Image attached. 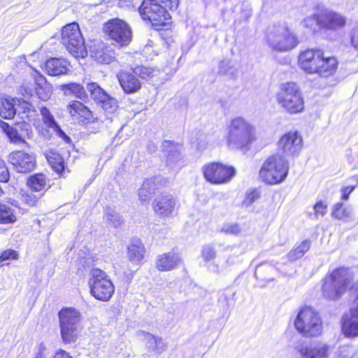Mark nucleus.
Returning <instances> with one entry per match:
<instances>
[{"label":"nucleus","mask_w":358,"mask_h":358,"mask_svg":"<svg viewBox=\"0 0 358 358\" xmlns=\"http://www.w3.org/2000/svg\"><path fill=\"white\" fill-rule=\"evenodd\" d=\"M296 330L305 336L314 337L321 334L322 324L318 313L310 307H303L299 312L294 322Z\"/></svg>","instance_id":"nucleus-9"},{"label":"nucleus","mask_w":358,"mask_h":358,"mask_svg":"<svg viewBox=\"0 0 358 358\" xmlns=\"http://www.w3.org/2000/svg\"><path fill=\"white\" fill-rule=\"evenodd\" d=\"M34 192L24 191L21 193L20 199L23 204L28 207H37L43 195L35 194Z\"/></svg>","instance_id":"nucleus-38"},{"label":"nucleus","mask_w":358,"mask_h":358,"mask_svg":"<svg viewBox=\"0 0 358 358\" xmlns=\"http://www.w3.org/2000/svg\"><path fill=\"white\" fill-rule=\"evenodd\" d=\"M19 259L18 252L13 249H6L0 253V266L8 264V261Z\"/></svg>","instance_id":"nucleus-43"},{"label":"nucleus","mask_w":358,"mask_h":358,"mask_svg":"<svg viewBox=\"0 0 358 358\" xmlns=\"http://www.w3.org/2000/svg\"><path fill=\"white\" fill-rule=\"evenodd\" d=\"M103 220L110 227L117 228L124 223V219L114 206L105 208Z\"/></svg>","instance_id":"nucleus-33"},{"label":"nucleus","mask_w":358,"mask_h":358,"mask_svg":"<svg viewBox=\"0 0 358 358\" xmlns=\"http://www.w3.org/2000/svg\"><path fill=\"white\" fill-rule=\"evenodd\" d=\"M331 215L336 219L346 221L352 215V209L345 207L343 203H338L334 206Z\"/></svg>","instance_id":"nucleus-39"},{"label":"nucleus","mask_w":358,"mask_h":358,"mask_svg":"<svg viewBox=\"0 0 358 358\" xmlns=\"http://www.w3.org/2000/svg\"><path fill=\"white\" fill-rule=\"evenodd\" d=\"M150 337H155V336L152 335V334H147L145 337V339L146 341V344H147V346H148V349L150 351L154 352L155 351V342H153L152 341Z\"/></svg>","instance_id":"nucleus-59"},{"label":"nucleus","mask_w":358,"mask_h":358,"mask_svg":"<svg viewBox=\"0 0 358 358\" xmlns=\"http://www.w3.org/2000/svg\"><path fill=\"white\" fill-rule=\"evenodd\" d=\"M324 55L322 50L319 49H308L301 52L299 56V65L300 68L309 74H315L318 70L317 64H320Z\"/></svg>","instance_id":"nucleus-17"},{"label":"nucleus","mask_w":358,"mask_h":358,"mask_svg":"<svg viewBox=\"0 0 358 358\" xmlns=\"http://www.w3.org/2000/svg\"><path fill=\"white\" fill-rule=\"evenodd\" d=\"M35 93L41 101H45L50 97V88L46 85H36L34 87Z\"/></svg>","instance_id":"nucleus-45"},{"label":"nucleus","mask_w":358,"mask_h":358,"mask_svg":"<svg viewBox=\"0 0 358 358\" xmlns=\"http://www.w3.org/2000/svg\"><path fill=\"white\" fill-rule=\"evenodd\" d=\"M218 75L230 79L236 78L237 69L231 59H222L218 64Z\"/></svg>","instance_id":"nucleus-35"},{"label":"nucleus","mask_w":358,"mask_h":358,"mask_svg":"<svg viewBox=\"0 0 358 358\" xmlns=\"http://www.w3.org/2000/svg\"><path fill=\"white\" fill-rule=\"evenodd\" d=\"M103 32L120 46L129 44L132 38V31L130 26L124 20L114 18L103 24Z\"/></svg>","instance_id":"nucleus-11"},{"label":"nucleus","mask_w":358,"mask_h":358,"mask_svg":"<svg viewBox=\"0 0 358 358\" xmlns=\"http://www.w3.org/2000/svg\"><path fill=\"white\" fill-rule=\"evenodd\" d=\"M278 104L287 113L296 114L303 111L304 101L299 86L289 82L281 85L276 94Z\"/></svg>","instance_id":"nucleus-6"},{"label":"nucleus","mask_w":358,"mask_h":358,"mask_svg":"<svg viewBox=\"0 0 358 358\" xmlns=\"http://www.w3.org/2000/svg\"><path fill=\"white\" fill-rule=\"evenodd\" d=\"M20 131L8 123L1 121L0 127L2 131L6 134L10 141L15 145H28L24 138H30L32 136V131L29 126L26 124H17Z\"/></svg>","instance_id":"nucleus-16"},{"label":"nucleus","mask_w":358,"mask_h":358,"mask_svg":"<svg viewBox=\"0 0 358 358\" xmlns=\"http://www.w3.org/2000/svg\"><path fill=\"white\" fill-rule=\"evenodd\" d=\"M66 110L71 118L78 122V123H87V120L90 116V109L83 102L72 100L66 106Z\"/></svg>","instance_id":"nucleus-24"},{"label":"nucleus","mask_w":358,"mask_h":358,"mask_svg":"<svg viewBox=\"0 0 358 358\" xmlns=\"http://www.w3.org/2000/svg\"><path fill=\"white\" fill-rule=\"evenodd\" d=\"M155 146L154 145H152V147L149 148V149L150 150V151H155Z\"/></svg>","instance_id":"nucleus-63"},{"label":"nucleus","mask_w":358,"mask_h":358,"mask_svg":"<svg viewBox=\"0 0 358 358\" xmlns=\"http://www.w3.org/2000/svg\"><path fill=\"white\" fill-rule=\"evenodd\" d=\"M318 20L320 29L329 31H338L346 24L345 17L327 8L319 9Z\"/></svg>","instance_id":"nucleus-15"},{"label":"nucleus","mask_w":358,"mask_h":358,"mask_svg":"<svg viewBox=\"0 0 358 358\" xmlns=\"http://www.w3.org/2000/svg\"><path fill=\"white\" fill-rule=\"evenodd\" d=\"M91 118H93V120H91V133H96L99 129L101 128L102 125L103 121L99 120L97 117H94L92 115V112L91 111Z\"/></svg>","instance_id":"nucleus-55"},{"label":"nucleus","mask_w":358,"mask_h":358,"mask_svg":"<svg viewBox=\"0 0 358 358\" xmlns=\"http://www.w3.org/2000/svg\"><path fill=\"white\" fill-rule=\"evenodd\" d=\"M60 89L66 95H73L78 99H84L87 97L84 87L76 83H65L60 85Z\"/></svg>","instance_id":"nucleus-34"},{"label":"nucleus","mask_w":358,"mask_h":358,"mask_svg":"<svg viewBox=\"0 0 358 358\" xmlns=\"http://www.w3.org/2000/svg\"><path fill=\"white\" fill-rule=\"evenodd\" d=\"M310 248V241L305 240L302 241L299 245L292 249L288 254L287 258L290 261H296L302 257L305 253L308 251Z\"/></svg>","instance_id":"nucleus-37"},{"label":"nucleus","mask_w":358,"mask_h":358,"mask_svg":"<svg viewBox=\"0 0 358 358\" xmlns=\"http://www.w3.org/2000/svg\"><path fill=\"white\" fill-rule=\"evenodd\" d=\"M91 99L104 110L113 113L117 108V101L95 83H91Z\"/></svg>","instance_id":"nucleus-18"},{"label":"nucleus","mask_w":358,"mask_h":358,"mask_svg":"<svg viewBox=\"0 0 358 358\" xmlns=\"http://www.w3.org/2000/svg\"><path fill=\"white\" fill-rule=\"evenodd\" d=\"M133 73L135 76H139L143 79H146L152 75V69L148 67L139 66L134 69Z\"/></svg>","instance_id":"nucleus-46"},{"label":"nucleus","mask_w":358,"mask_h":358,"mask_svg":"<svg viewBox=\"0 0 358 358\" xmlns=\"http://www.w3.org/2000/svg\"><path fill=\"white\" fill-rule=\"evenodd\" d=\"M3 194V191L1 189V187H0V196H1Z\"/></svg>","instance_id":"nucleus-64"},{"label":"nucleus","mask_w":358,"mask_h":358,"mask_svg":"<svg viewBox=\"0 0 358 358\" xmlns=\"http://www.w3.org/2000/svg\"><path fill=\"white\" fill-rule=\"evenodd\" d=\"M273 267L271 264L265 263L263 264L258 265L256 268L255 275H261L264 270H273Z\"/></svg>","instance_id":"nucleus-57"},{"label":"nucleus","mask_w":358,"mask_h":358,"mask_svg":"<svg viewBox=\"0 0 358 358\" xmlns=\"http://www.w3.org/2000/svg\"><path fill=\"white\" fill-rule=\"evenodd\" d=\"M201 255L204 261L209 262L215 257L216 252L212 246L205 245L203 247Z\"/></svg>","instance_id":"nucleus-47"},{"label":"nucleus","mask_w":358,"mask_h":358,"mask_svg":"<svg viewBox=\"0 0 358 358\" xmlns=\"http://www.w3.org/2000/svg\"><path fill=\"white\" fill-rule=\"evenodd\" d=\"M8 161L14 169L20 173L31 172L36 166V160L34 155L23 150H15L10 152Z\"/></svg>","instance_id":"nucleus-13"},{"label":"nucleus","mask_w":358,"mask_h":358,"mask_svg":"<svg viewBox=\"0 0 358 358\" xmlns=\"http://www.w3.org/2000/svg\"><path fill=\"white\" fill-rule=\"evenodd\" d=\"M302 358H327L329 355V346L318 343L302 347L299 350Z\"/></svg>","instance_id":"nucleus-25"},{"label":"nucleus","mask_w":358,"mask_h":358,"mask_svg":"<svg viewBox=\"0 0 358 358\" xmlns=\"http://www.w3.org/2000/svg\"><path fill=\"white\" fill-rule=\"evenodd\" d=\"M15 115V108L13 99L2 98L0 101V115L3 119H12Z\"/></svg>","instance_id":"nucleus-36"},{"label":"nucleus","mask_w":358,"mask_h":358,"mask_svg":"<svg viewBox=\"0 0 358 358\" xmlns=\"http://www.w3.org/2000/svg\"><path fill=\"white\" fill-rule=\"evenodd\" d=\"M91 57L100 64H109L115 59L113 50L102 41L91 45Z\"/></svg>","instance_id":"nucleus-22"},{"label":"nucleus","mask_w":358,"mask_h":358,"mask_svg":"<svg viewBox=\"0 0 358 358\" xmlns=\"http://www.w3.org/2000/svg\"><path fill=\"white\" fill-rule=\"evenodd\" d=\"M178 6V0H143L138 11L143 20L157 28L169 23L170 15L165 7L173 9Z\"/></svg>","instance_id":"nucleus-2"},{"label":"nucleus","mask_w":358,"mask_h":358,"mask_svg":"<svg viewBox=\"0 0 358 358\" xmlns=\"http://www.w3.org/2000/svg\"><path fill=\"white\" fill-rule=\"evenodd\" d=\"M118 80L123 90L127 94L137 92L141 83L134 73L122 71L117 75Z\"/></svg>","instance_id":"nucleus-27"},{"label":"nucleus","mask_w":358,"mask_h":358,"mask_svg":"<svg viewBox=\"0 0 358 358\" xmlns=\"http://www.w3.org/2000/svg\"><path fill=\"white\" fill-rule=\"evenodd\" d=\"M58 317L62 341L66 344L75 343L83 328L80 313L73 308L65 307L59 311Z\"/></svg>","instance_id":"nucleus-3"},{"label":"nucleus","mask_w":358,"mask_h":358,"mask_svg":"<svg viewBox=\"0 0 358 358\" xmlns=\"http://www.w3.org/2000/svg\"><path fill=\"white\" fill-rule=\"evenodd\" d=\"M320 64H317L318 70L315 73L320 77L328 78L332 76L336 71L338 61L334 57L322 56Z\"/></svg>","instance_id":"nucleus-30"},{"label":"nucleus","mask_w":358,"mask_h":358,"mask_svg":"<svg viewBox=\"0 0 358 358\" xmlns=\"http://www.w3.org/2000/svg\"><path fill=\"white\" fill-rule=\"evenodd\" d=\"M265 38L267 45L278 52L289 51L299 43L296 34L282 24H273L268 27Z\"/></svg>","instance_id":"nucleus-4"},{"label":"nucleus","mask_w":358,"mask_h":358,"mask_svg":"<svg viewBox=\"0 0 358 358\" xmlns=\"http://www.w3.org/2000/svg\"><path fill=\"white\" fill-rule=\"evenodd\" d=\"M46 159L50 167L60 177L64 176L66 173L70 172L64 158L58 152L52 150L50 151L47 154Z\"/></svg>","instance_id":"nucleus-29"},{"label":"nucleus","mask_w":358,"mask_h":358,"mask_svg":"<svg viewBox=\"0 0 358 358\" xmlns=\"http://www.w3.org/2000/svg\"><path fill=\"white\" fill-rule=\"evenodd\" d=\"M26 186L32 192L44 195L51 187L50 180L44 173H36L29 176L26 179Z\"/></svg>","instance_id":"nucleus-21"},{"label":"nucleus","mask_w":358,"mask_h":358,"mask_svg":"<svg viewBox=\"0 0 358 358\" xmlns=\"http://www.w3.org/2000/svg\"><path fill=\"white\" fill-rule=\"evenodd\" d=\"M54 131L56 132L58 136L62 138L65 142L68 143H71V138L68 136L62 129H61L59 125L54 129Z\"/></svg>","instance_id":"nucleus-56"},{"label":"nucleus","mask_w":358,"mask_h":358,"mask_svg":"<svg viewBox=\"0 0 358 358\" xmlns=\"http://www.w3.org/2000/svg\"><path fill=\"white\" fill-rule=\"evenodd\" d=\"M162 148L166 157V165L172 171H179L183 165L179 146L170 141H164Z\"/></svg>","instance_id":"nucleus-20"},{"label":"nucleus","mask_w":358,"mask_h":358,"mask_svg":"<svg viewBox=\"0 0 358 358\" xmlns=\"http://www.w3.org/2000/svg\"><path fill=\"white\" fill-rule=\"evenodd\" d=\"M227 130V145L231 149H248L256 138L255 127L242 117L233 118Z\"/></svg>","instance_id":"nucleus-1"},{"label":"nucleus","mask_w":358,"mask_h":358,"mask_svg":"<svg viewBox=\"0 0 358 358\" xmlns=\"http://www.w3.org/2000/svg\"><path fill=\"white\" fill-rule=\"evenodd\" d=\"M351 43L355 50L358 52V31H354L352 34Z\"/></svg>","instance_id":"nucleus-61"},{"label":"nucleus","mask_w":358,"mask_h":358,"mask_svg":"<svg viewBox=\"0 0 358 358\" xmlns=\"http://www.w3.org/2000/svg\"><path fill=\"white\" fill-rule=\"evenodd\" d=\"M315 216H324L327 212V206L322 201L317 202L314 206Z\"/></svg>","instance_id":"nucleus-52"},{"label":"nucleus","mask_w":358,"mask_h":358,"mask_svg":"<svg viewBox=\"0 0 358 358\" xmlns=\"http://www.w3.org/2000/svg\"><path fill=\"white\" fill-rule=\"evenodd\" d=\"M10 179L9 171L3 159H0V182H8Z\"/></svg>","instance_id":"nucleus-48"},{"label":"nucleus","mask_w":358,"mask_h":358,"mask_svg":"<svg viewBox=\"0 0 358 358\" xmlns=\"http://www.w3.org/2000/svg\"><path fill=\"white\" fill-rule=\"evenodd\" d=\"M145 253V248L140 239L131 240L127 247V257L132 263L138 264L142 261Z\"/></svg>","instance_id":"nucleus-31"},{"label":"nucleus","mask_w":358,"mask_h":358,"mask_svg":"<svg viewBox=\"0 0 358 358\" xmlns=\"http://www.w3.org/2000/svg\"><path fill=\"white\" fill-rule=\"evenodd\" d=\"M343 333L348 336H358V306L351 308L350 317L343 319L342 324Z\"/></svg>","instance_id":"nucleus-28"},{"label":"nucleus","mask_w":358,"mask_h":358,"mask_svg":"<svg viewBox=\"0 0 358 358\" xmlns=\"http://www.w3.org/2000/svg\"><path fill=\"white\" fill-rule=\"evenodd\" d=\"M319 10L313 14L304 18L301 22V25L310 31H315L317 27H319Z\"/></svg>","instance_id":"nucleus-41"},{"label":"nucleus","mask_w":358,"mask_h":358,"mask_svg":"<svg viewBox=\"0 0 358 358\" xmlns=\"http://www.w3.org/2000/svg\"><path fill=\"white\" fill-rule=\"evenodd\" d=\"M182 263L178 253L171 251L157 257L155 266L159 271H169L178 268Z\"/></svg>","instance_id":"nucleus-23"},{"label":"nucleus","mask_w":358,"mask_h":358,"mask_svg":"<svg viewBox=\"0 0 358 358\" xmlns=\"http://www.w3.org/2000/svg\"><path fill=\"white\" fill-rule=\"evenodd\" d=\"M350 278L348 269L338 268L327 275L322 285L323 296L329 299L340 297L347 289Z\"/></svg>","instance_id":"nucleus-8"},{"label":"nucleus","mask_w":358,"mask_h":358,"mask_svg":"<svg viewBox=\"0 0 358 358\" xmlns=\"http://www.w3.org/2000/svg\"><path fill=\"white\" fill-rule=\"evenodd\" d=\"M221 231L232 235H238L241 233V229L237 224H228L222 227Z\"/></svg>","instance_id":"nucleus-50"},{"label":"nucleus","mask_w":358,"mask_h":358,"mask_svg":"<svg viewBox=\"0 0 358 358\" xmlns=\"http://www.w3.org/2000/svg\"><path fill=\"white\" fill-rule=\"evenodd\" d=\"M34 83L36 85H43L47 84L46 78L38 71L34 70V74L33 76Z\"/></svg>","instance_id":"nucleus-54"},{"label":"nucleus","mask_w":358,"mask_h":358,"mask_svg":"<svg viewBox=\"0 0 358 358\" xmlns=\"http://www.w3.org/2000/svg\"><path fill=\"white\" fill-rule=\"evenodd\" d=\"M177 205V200L170 194H163L152 202L155 214L160 218L170 217Z\"/></svg>","instance_id":"nucleus-19"},{"label":"nucleus","mask_w":358,"mask_h":358,"mask_svg":"<svg viewBox=\"0 0 358 358\" xmlns=\"http://www.w3.org/2000/svg\"><path fill=\"white\" fill-rule=\"evenodd\" d=\"M354 189H355V187H353V186H348L346 187H344L342 189V193H343L342 199L343 200L348 199L350 194L354 190Z\"/></svg>","instance_id":"nucleus-60"},{"label":"nucleus","mask_w":358,"mask_h":358,"mask_svg":"<svg viewBox=\"0 0 358 358\" xmlns=\"http://www.w3.org/2000/svg\"><path fill=\"white\" fill-rule=\"evenodd\" d=\"M288 171V162L278 153L268 157L263 163L259 171V177L268 184H278L285 180Z\"/></svg>","instance_id":"nucleus-5"},{"label":"nucleus","mask_w":358,"mask_h":358,"mask_svg":"<svg viewBox=\"0 0 358 358\" xmlns=\"http://www.w3.org/2000/svg\"><path fill=\"white\" fill-rule=\"evenodd\" d=\"M278 145V151L285 157H294L302 148V137L296 131H289L281 136Z\"/></svg>","instance_id":"nucleus-14"},{"label":"nucleus","mask_w":358,"mask_h":358,"mask_svg":"<svg viewBox=\"0 0 358 358\" xmlns=\"http://www.w3.org/2000/svg\"><path fill=\"white\" fill-rule=\"evenodd\" d=\"M91 294L101 301H108L114 293V286L106 273L99 269L91 268Z\"/></svg>","instance_id":"nucleus-10"},{"label":"nucleus","mask_w":358,"mask_h":358,"mask_svg":"<svg viewBox=\"0 0 358 358\" xmlns=\"http://www.w3.org/2000/svg\"><path fill=\"white\" fill-rule=\"evenodd\" d=\"M260 196L259 192L256 189L248 190L245 196L244 199L242 201V206L248 207L251 206L255 201H257Z\"/></svg>","instance_id":"nucleus-44"},{"label":"nucleus","mask_w":358,"mask_h":358,"mask_svg":"<svg viewBox=\"0 0 358 358\" xmlns=\"http://www.w3.org/2000/svg\"><path fill=\"white\" fill-rule=\"evenodd\" d=\"M155 342V351L157 353H162L166 349V345L160 337H150Z\"/></svg>","instance_id":"nucleus-51"},{"label":"nucleus","mask_w":358,"mask_h":358,"mask_svg":"<svg viewBox=\"0 0 358 358\" xmlns=\"http://www.w3.org/2000/svg\"><path fill=\"white\" fill-rule=\"evenodd\" d=\"M334 358H358V352L352 346L343 345L338 349Z\"/></svg>","instance_id":"nucleus-40"},{"label":"nucleus","mask_w":358,"mask_h":358,"mask_svg":"<svg viewBox=\"0 0 358 358\" xmlns=\"http://www.w3.org/2000/svg\"><path fill=\"white\" fill-rule=\"evenodd\" d=\"M43 70L50 76H60L67 73L68 63L62 58L52 57L46 60Z\"/></svg>","instance_id":"nucleus-26"},{"label":"nucleus","mask_w":358,"mask_h":358,"mask_svg":"<svg viewBox=\"0 0 358 358\" xmlns=\"http://www.w3.org/2000/svg\"><path fill=\"white\" fill-rule=\"evenodd\" d=\"M151 195L152 194L150 192V191L141 185L138 192L139 200L141 202L147 201L150 199Z\"/></svg>","instance_id":"nucleus-53"},{"label":"nucleus","mask_w":358,"mask_h":358,"mask_svg":"<svg viewBox=\"0 0 358 358\" xmlns=\"http://www.w3.org/2000/svg\"><path fill=\"white\" fill-rule=\"evenodd\" d=\"M40 112L42 115L43 122L46 127L54 129L59 125L55 120L53 115L50 113L49 109L47 107H41Z\"/></svg>","instance_id":"nucleus-42"},{"label":"nucleus","mask_w":358,"mask_h":358,"mask_svg":"<svg viewBox=\"0 0 358 358\" xmlns=\"http://www.w3.org/2000/svg\"><path fill=\"white\" fill-rule=\"evenodd\" d=\"M61 41L69 52L76 58L83 59L87 57V50L78 23H69L62 27Z\"/></svg>","instance_id":"nucleus-7"},{"label":"nucleus","mask_w":358,"mask_h":358,"mask_svg":"<svg viewBox=\"0 0 358 358\" xmlns=\"http://www.w3.org/2000/svg\"><path fill=\"white\" fill-rule=\"evenodd\" d=\"M34 358H45V356L42 351H39L36 354Z\"/></svg>","instance_id":"nucleus-62"},{"label":"nucleus","mask_w":358,"mask_h":358,"mask_svg":"<svg viewBox=\"0 0 358 358\" xmlns=\"http://www.w3.org/2000/svg\"><path fill=\"white\" fill-rule=\"evenodd\" d=\"M204 178L213 184H222L229 182L235 175L234 167L213 162L205 165L203 169Z\"/></svg>","instance_id":"nucleus-12"},{"label":"nucleus","mask_w":358,"mask_h":358,"mask_svg":"<svg viewBox=\"0 0 358 358\" xmlns=\"http://www.w3.org/2000/svg\"><path fill=\"white\" fill-rule=\"evenodd\" d=\"M159 181L158 178H151L145 180L142 184V186L150 191L152 194L155 189L157 188V182Z\"/></svg>","instance_id":"nucleus-49"},{"label":"nucleus","mask_w":358,"mask_h":358,"mask_svg":"<svg viewBox=\"0 0 358 358\" xmlns=\"http://www.w3.org/2000/svg\"><path fill=\"white\" fill-rule=\"evenodd\" d=\"M53 358H73L70 353L64 350H58L54 355Z\"/></svg>","instance_id":"nucleus-58"},{"label":"nucleus","mask_w":358,"mask_h":358,"mask_svg":"<svg viewBox=\"0 0 358 358\" xmlns=\"http://www.w3.org/2000/svg\"><path fill=\"white\" fill-rule=\"evenodd\" d=\"M17 215L10 204L0 201V224H11L16 222Z\"/></svg>","instance_id":"nucleus-32"}]
</instances>
